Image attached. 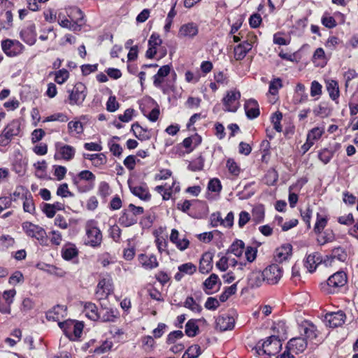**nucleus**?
<instances>
[{
	"label": "nucleus",
	"mask_w": 358,
	"mask_h": 358,
	"mask_svg": "<svg viewBox=\"0 0 358 358\" xmlns=\"http://www.w3.org/2000/svg\"><path fill=\"white\" fill-rule=\"evenodd\" d=\"M183 306L196 313H200L202 310L201 306L192 296H187L186 298Z\"/></svg>",
	"instance_id": "nucleus-33"
},
{
	"label": "nucleus",
	"mask_w": 358,
	"mask_h": 358,
	"mask_svg": "<svg viewBox=\"0 0 358 358\" xmlns=\"http://www.w3.org/2000/svg\"><path fill=\"white\" fill-rule=\"evenodd\" d=\"M99 315V320L103 322H115V320L117 318V315L115 314V311L113 309L109 308L100 310Z\"/></svg>",
	"instance_id": "nucleus-29"
},
{
	"label": "nucleus",
	"mask_w": 358,
	"mask_h": 358,
	"mask_svg": "<svg viewBox=\"0 0 358 358\" xmlns=\"http://www.w3.org/2000/svg\"><path fill=\"white\" fill-rule=\"evenodd\" d=\"M213 254L210 252H205L200 259L199 271L201 273H208L213 268Z\"/></svg>",
	"instance_id": "nucleus-17"
},
{
	"label": "nucleus",
	"mask_w": 358,
	"mask_h": 358,
	"mask_svg": "<svg viewBox=\"0 0 358 358\" xmlns=\"http://www.w3.org/2000/svg\"><path fill=\"white\" fill-rule=\"evenodd\" d=\"M6 20L0 22V31L2 29L8 30L13 27V14L11 10H8L5 13Z\"/></svg>",
	"instance_id": "nucleus-47"
},
{
	"label": "nucleus",
	"mask_w": 358,
	"mask_h": 358,
	"mask_svg": "<svg viewBox=\"0 0 358 358\" xmlns=\"http://www.w3.org/2000/svg\"><path fill=\"white\" fill-rule=\"evenodd\" d=\"M1 48L8 57H16L24 51V46L17 40L5 39L1 41Z\"/></svg>",
	"instance_id": "nucleus-6"
},
{
	"label": "nucleus",
	"mask_w": 358,
	"mask_h": 358,
	"mask_svg": "<svg viewBox=\"0 0 358 358\" xmlns=\"http://www.w3.org/2000/svg\"><path fill=\"white\" fill-rule=\"evenodd\" d=\"M85 315L93 321H97L99 318V310L97 306L92 302H85L84 304Z\"/></svg>",
	"instance_id": "nucleus-24"
},
{
	"label": "nucleus",
	"mask_w": 358,
	"mask_h": 358,
	"mask_svg": "<svg viewBox=\"0 0 358 358\" xmlns=\"http://www.w3.org/2000/svg\"><path fill=\"white\" fill-rule=\"evenodd\" d=\"M260 271H256L251 273L248 279V285L251 287H258L261 286L263 282H265L264 278H262Z\"/></svg>",
	"instance_id": "nucleus-34"
},
{
	"label": "nucleus",
	"mask_w": 358,
	"mask_h": 358,
	"mask_svg": "<svg viewBox=\"0 0 358 358\" xmlns=\"http://www.w3.org/2000/svg\"><path fill=\"white\" fill-rule=\"evenodd\" d=\"M327 224V218L325 216H321L317 214V220L314 227V231L316 234H320Z\"/></svg>",
	"instance_id": "nucleus-44"
},
{
	"label": "nucleus",
	"mask_w": 358,
	"mask_h": 358,
	"mask_svg": "<svg viewBox=\"0 0 358 358\" xmlns=\"http://www.w3.org/2000/svg\"><path fill=\"white\" fill-rule=\"evenodd\" d=\"M347 254L341 248H335L332 252V259H336L341 262H345Z\"/></svg>",
	"instance_id": "nucleus-59"
},
{
	"label": "nucleus",
	"mask_w": 358,
	"mask_h": 358,
	"mask_svg": "<svg viewBox=\"0 0 358 358\" xmlns=\"http://www.w3.org/2000/svg\"><path fill=\"white\" fill-rule=\"evenodd\" d=\"M131 131L134 136L141 141L148 140L150 138V132L140 126L138 122L132 124Z\"/></svg>",
	"instance_id": "nucleus-25"
},
{
	"label": "nucleus",
	"mask_w": 358,
	"mask_h": 358,
	"mask_svg": "<svg viewBox=\"0 0 358 358\" xmlns=\"http://www.w3.org/2000/svg\"><path fill=\"white\" fill-rule=\"evenodd\" d=\"M65 311L64 306L57 305L46 313V318L48 320L59 322L63 317Z\"/></svg>",
	"instance_id": "nucleus-21"
},
{
	"label": "nucleus",
	"mask_w": 358,
	"mask_h": 358,
	"mask_svg": "<svg viewBox=\"0 0 358 358\" xmlns=\"http://www.w3.org/2000/svg\"><path fill=\"white\" fill-rule=\"evenodd\" d=\"M234 324V318L229 315H223L216 319V329L221 331L231 330Z\"/></svg>",
	"instance_id": "nucleus-14"
},
{
	"label": "nucleus",
	"mask_w": 358,
	"mask_h": 358,
	"mask_svg": "<svg viewBox=\"0 0 358 358\" xmlns=\"http://www.w3.org/2000/svg\"><path fill=\"white\" fill-rule=\"evenodd\" d=\"M57 194L62 197L73 196V194L69 191L68 185L66 183H63L59 186L57 190Z\"/></svg>",
	"instance_id": "nucleus-64"
},
{
	"label": "nucleus",
	"mask_w": 358,
	"mask_h": 358,
	"mask_svg": "<svg viewBox=\"0 0 358 358\" xmlns=\"http://www.w3.org/2000/svg\"><path fill=\"white\" fill-rule=\"evenodd\" d=\"M170 241L176 245L178 250L181 251L187 249L189 245L188 239L185 238H183L182 239L179 238V232L176 229L171 230Z\"/></svg>",
	"instance_id": "nucleus-19"
},
{
	"label": "nucleus",
	"mask_w": 358,
	"mask_h": 358,
	"mask_svg": "<svg viewBox=\"0 0 358 358\" xmlns=\"http://www.w3.org/2000/svg\"><path fill=\"white\" fill-rule=\"evenodd\" d=\"M22 229L24 233L29 237L37 239L41 244L47 241V235L45 229L30 222H25L22 224Z\"/></svg>",
	"instance_id": "nucleus-5"
},
{
	"label": "nucleus",
	"mask_w": 358,
	"mask_h": 358,
	"mask_svg": "<svg viewBox=\"0 0 358 358\" xmlns=\"http://www.w3.org/2000/svg\"><path fill=\"white\" fill-rule=\"evenodd\" d=\"M95 180L96 176L92 172L84 170L73 178V183L80 192H85L94 187Z\"/></svg>",
	"instance_id": "nucleus-1"
},
{
	"label": "nucleus",
	"mask_w": 358,
	"mask_h": 358,
	"mask_svg": "<svg viewBox=\"0 0 358 358\" xmlns=\"http://www.w3.org/2000/svg\"><path fill=\"white\" fill-rule=\"evenodd\" d=\"M69 77V71L65 69H62L55 73V81L57 84L62 85L67 80Z\"/></svg>",
	"instance_id": "nucleus-48"
},
{
	"label": "nucleus",
	"mask_w": 358,
	"mask_h": 358,
	"mask_svg": "<svg viewBox=\"0 0 358 358\" xmlns=\"http://www.w3.org/2000/svg\"><path fill=\"white\" fill-rule=\"evenodd\" d=\"M208 189L213 192H219L222 189L221 182L219 179H211L208 185Z\"/></svg>",
	"instance_id": "nucleus-58"
},
{
	"label": "nucleus",
	"mask_w": 358,
	"mask_h": 358,
	"mask_svg": "<svg viewBox=\"0 0 358 358\" xmlns=\"http://www.w3.org/2000/svg\"><path fill=\"white\" fill-rule=\"evenodd\" d=\"M324 132V128L314 127L308 131L307 138L315 143V141L319 140Z\"/></svg>",
	"instance_id": "nucleus-39"
},
{
	"label": "nucleus",
	"mask_w": 358,
	"mask_h": 358,
	"mask_svg": "<svg viewBox=\"0 0 358 358\" xmlns=\"http://www.w3.org/2000/svg\"><path fill=\"white\" fill-rule=\"evenodd\" d=\"M282 275V268L278 264H271L267 266L262 273L261 276L264 278L265 282L269 285L278 282Z\"/></svg>",
	"instance_id": "nucleus-8"
},
{
	"label": "nucleus",
	"mask_w": 358,
	"mask_h": 358,
	"mask_svg": "<svg viewBox=\"0 0 358 358\" xmlns=\"http://www.w3.org/2000/svg\"><path fill=\"white\" fill-rule=\"evenodd\" d=\"M68 120H69V118L65 114H64L62 113H55L53 115H51L47 117L43 120V122H45L59 121L61 122H67Z\"/></svg>",
	"instance_id": "nucleus-55"
},
{
	"label": "nucleus",
	"mask_w": 358,
	"mask_h": 358,
	"mask_svg": "<svg viewBox=\"0 0 358 358\" xmlns=\"http://www.w3.org/2000/svg\"><path fill=\"white\" fill-rule=\"evenodd\" d=\"M141 262L143 266L147 268H154L158 266V262L154 255L147 257L146 255H141Z\"/></svg>",
	"instance_id": "nucleus-36"
},
{
	"label": "nucleus",
	"mask_w": 358,
	"mask_h": 358,
	"mask_svg": "<svg viewBox=\"0 0 358 358\" xmlns=\"http://www.w3.org/2000/svg\"><path fill=\"white\" fill-rule=\"evenodd\" d=\"M54 168V175L57 177L58 180H62L66 176L67 169L66 167L63 166L55 165Z\"/></svg>",
	"instance_id": "nucleus-60"
},
{
	"label": "nucleus",
	"mask_w": 358,
	"mask_h": 358,
	"mask_svg": "<svg viewBox=\"0 0 358 358\" xmlns=\"http://www.w3.org/2000/svg\"><path fill=\"white\" fill-rule=\"evenodd\" d=\"M330 97L333 100H336L339 96L338 84L335 80H331L327 83V86Z\"/></svg>",
	"instance_id": "nucleus-38"
},
{
	"label": "nucleus",
	"mask_w": 358,
	"mask_h": 358,
	"mask_svg": "<svg viewBox=\"0 0 358 358\" xmlns=\"http://www.w3.org/2000/svg\"><path fill=\"white\" fill-rule=\"evenodd\" d=\"M87 238L86 244L92 247L99 246L102 241V234L94 220H90L85 226Z\"/></svg>",
	"instance_id": "nucleus-3"
},
{
	"label": "nucleus",
	"mask_w": 358,
	"mask_h": 358,
	"mask_svg": "<svg viewBox=\"0 0 358 358\" xmlns=\"http://www.w3.org/2000/svg\"><path fill=\"white\" fill-rule=\"evenodd\" d=\"M69 324H70V326L71 328V332L73 333L74 337L75 338L80 337L82 334L83 329V324L80 322H75L73 320H67V322L65 324H63L62 325L64 326V325H66Z\"/></svg>",
	"instance_id": "nucleus-42"
},
{
	"label": "nucleus",
	"mask_w": 358,
	"mask_h": 358,
	"mask_svg": "<svg viewBox=\"0 0 358 358\" xmlns=\"http://www.w3.org/2000/svg\"><path fill=\"white\" fill-rule=\"evenodd\" d=\"M198 34L197 26L192 22L183 24L180 27L178 36L182 38H192Z\"/></svg>",
	"instance_id": "nucleus-18"
},
{
	"label": "nucleus",
	"mask_w": 358,
	"mask_h": 358,
	"mask_svg": "<svg viewBox=\"0 0 358 358\" xmlns=\"http://www.w3.org/2000/svg\"><path fill=\"white\" fill-rule=\"evenodd\" d=\"M321 262L320 255L318 253H313L307 256L304 264L308 271L312 273Z\"/></svg>",
	"instance_id": "nucleus-23"
},
{
	"label": "nucleus",
	"mask_w": 358,
	"mask_h": 358,
	"mask_svg": "<svg viewBox=\"0 0 358 358\" xmlns=\"http://www.w3.org/2000/svg\"><path fill=\"white\" fill-rule=\"evenodd\" d=\"M55 149V159H64L65 161H70L74 157L76 154V149L74 147L69 145L63 144L60 142L56 143Z\"/></svg>",
	"instance_id": "nucleus-11"
},
{
	"label": "nucleus",
	"mask_w": 358,
	"mask_h": 358,
	"mask_svg": "<svg viewBox=\"0 0 358 358\" xmlns=\"http://www.w3.org/2000/svg\"><path fill=\"white\" fill-rule=\"evenodd\" d=\"M26 193H29V191L26 189L23 186L19 185L16 187L15 191L11 194V197L9 198L12 199V201H16L20 198L23 199Z\"/></svg>",
	"instance_id": "nucleus-54"
},
{
	"label": "nucleus",
	"mask_w": 358,
	"mask_h": 358,
	"mask_svg": "<svg viewBox=\"0 0 358 358\" xmlns=\"http://www.w3.org/2000/svg\"><path fill=\"white\" fill-rule=\"evenodd\" d=\"M307 348L306 341L301 337L293 338L287 343V348L296 354L303 352Z\"/></svg>",
	"instance_id": "nucleus-16"
},
{
	"label": "nucleus",
	"mask_w": 358,
	"mask_h": 358,
	"mask_svg": "<svg viewBox=\"0 0 358 358\" xmlns=\"http://www.w3.org/2000/svg\"><path fill=\"white\" fill-rule=\"evenodd\" d=\"M282 118V115L280 112H275L271 117V121L273 124V128L278 131H282V126L280 121Z\"/></svg>",
	"instance_id": "nucleus-53"
},
{
	"label": "nucleus",
	"mask_w": 358,
	"mask_h": 358,
	"mask_svg": "<svg viewBox=\"0 0 358 358\" xmlns=\"http://www.w3.org/2000/svg\"><path fill=\"white\" fill-rule=\"evenodd\" d=\"M245 244L241 240H237L230 247V252L236 257H241L244 251Z\"/></svg>",
	"instance_id": "nucleus-41"
},
{
	"label": "nucleus",
	"mask_w": 358,
	"mask_h": 358,
	"mask_svg": "<svg viewBox=\"0 0 358 358\" xmlns=\"http://www.w3.org/2000/svg\"><path fill=\"white\" fill-rule=\"evenodd\" d=\"M334 156V151L324 148L319 153V159L324 164H328Z\"/></svg>",
	"instance_id": "nucleus-51"
},
{
	"label": "nucleus",
	"mask_w": 358,
	"mask_h": 358,
	"mask_svg": "<svg viewBox=\"0 0 358 358\" xmlns=\"http://www.w3.org/2000/svg\"><path fill=\"white\" fill-rule=\"evenodd\" d=\"M199 331V326L196 324V320L191 319L185 324V334L189 337L195 336Z\"/></svg>",
	"instance_id": "nucleus-35"
},
{
	"label": "nucleus",
	"mask_w": 358,
	"mask_h": 358,
	"mask_svg": "<svg viewBox=\"0 0 358 358\" xmlns=\"http://www.w3.org/2000/svg\"><path fill=\"white\" fill-rule=\"evenodd\" d=\"M178 270L183 274L192 275L196 271V266L193 263L188 262L178 266Z\"/></svg>",
	"instance_id": "nucleus-46"
},
{
	"label": "nucleus",
	"mask_w": 358,
	"mask_h": 358,
	"mask_svg": "<svg viewBox=\"0 0 358 358\" xmlns=\"http://www.w3.org/2000/svg\"><path fill=\"white\" fill-rule=\"evenodd\" d=\"M113 280L110 276L108 275L101 278L96 286L95 294L99 300L106 298L113 292Z\"/></svg>",
	"instance_id": "nucleus-10"
},
{
	"label": "nucleus",
	"mask_w": 358,
	"mask_h": 358,
	"mask_svg": "<svg viewBox=\"0 0 358 358\" xmlns=\"http://www.w3.org/2000/svg\"><path fill=\"white\" fill-rule=\"evenodd\" d=\"M69 103L70 105L81 106L87 96V89L82 83H77L71 90H69Z\"/></svg>",
	"instance_id": "nucleus-4"
},
{
	"label": "nucleus",
	"mask_w": 358,
	"mask_h": 358,
	"mask_svg": "<svg viewBox=\"0 0 358 358\" xmlns=\"http://www.w3.org/2000/svg\"><path fill=\"white\" fill-rule=\"evenodd\" d=\"M218 276L213 273L203 282L204 290L207 294H211L210 290L213 289L218 282Z\"/></svg>",
	"instance_id": "nucleus-32"
},
{
	"label": "nucleus",
	"mask_w": 358,
	"mask_h": 358,
	"mask_svg": "<svg viewBox=\"0 0 358 358\" xmlns=\"http://www.w3.org/2000/svg\"><path fill=\"white\" fill-rule=\"evenodd\" d=\"M245 110L247 117L249 119H254L259 116V105L256 100L249 99L245 103Z\"/></svg>",
	"instance_id": "nucleus-20"
},
{
	"label": "nucleus",
	"mask_w": 358,
	"mask_h": 358,
	"mask_svg": "<svg viewBox=\"0 0 358 358\" xmlns=\"http://www.w3.org/2000/svg\"><path fill=\"white\" fill-rule=\"evenodd\" d=\"M282 344L278 337L276 336H271L262 344V354L272 356L279 352Z\"/></svg>",
	"instance_id": "nucleus-12"
},
{
	"label": "nucleus",
	"mask_w": 358,
	"mask_h": 358,
	"mask_svg": "<svg viewBox=\"0 0 358 358\" xmlns=\"http://www.w3.org/2000/svg\"><path fill=\"white\" fill-rule=\"evenodd\" d=\"M282 87V80L279 78L273 79L269 84L268 92L273 95H275L278 92V90Z\"/></svg>",
	"instance_id": "nucleus-49"
},
{
	"label": "nucleus",
	"mask_w": 358,
	"mask_h": 358,
	"mask_svg": "<svg viewBox=\"0 0 358 358\" xmlns=\"http://www.w3.org/2000/svg\"><path fill=\"white\" fill-rule=\"evenodd\" d=\"M131 192L136 196H138L139 199L148 201L150 199L151 195L149 193V191L148 189V187L145 185H141V186H135L131 187L130 186Z\"/></svg>",
	"instance_id": "nucleus-26"
},
{
	"label": "nucleus",
	"mask_w": 358,
	"mask_h": 358,
	"mask_svg": "<svg viewBox=\"0 0 358 358\" xmlns=\"http://www.w3.org/2000/svg\"><path fill=\"white\" fill-rule=\"evenodd\" d=\"M236 284H233L232 285L227 287L225 290L220 296V301L221 302H225L229 298L230 296L236 293Z\"/></svg>",
	"instance_id": "nucleus-50"
},
{
	"label": "nucleus",
	"mask_w": 358,
	"mask_h": 358,
	"mask_svg": "<svg viewBox=\"0 0 358 358\" xmlns=\"http://www.w3.org/2000/svg\"><path fill=\"white\" fill-rule=\"evenodd\" d=\"M241 93L237 90H230L227 92L223 98L222 102L224 106V110L228 112H236L239 107V99Z\"/></svg>",
	"instance_id": "nucleus-9"
},
{
	"label": "nucleus",
	"mask_w": 358,
	"mask_h": 358,
	"mask_svg": "<svg viewBox=\"0 0 358 358\" xmlns=\"http://www.w3.org/2000/svg\"><path fill=\"white\" fill-rule=\"evenodd\" d=\"M15 244V239L10 235H2L0 237V249L6 250Z\"/></svg>",
	"instance_id": "nucleus-43"
},
{
	"label": "nucleus",
	"mask_w": 358,
	"mask_h": 358,
	"mask_svg": "<svg viewBox=\"0 0 358 358\" xmlns=\"http://www.w3.org/2000/svg\"><path fill=\"white\" fill-rule=\"evenodd\" d=\"M138 221V217H134L129 208L124 210L119 218V222L124 227H128Z\"/></svg>",
	"instance_id": "nucleus-22"
},
{
	"label": "nucleus",
	"mask_w": 358,
	"mask_h": 358,
	"mask_svg": "<svg viewBox=\"0 0 358 358\" xmlns=\"http://www.w3.org/2000/svg\"><path fill=\"white\" fill-rule=\"evenodd\" d=\"M77 255L78 250L73 245H67L62 250V257L66 260H71Z\"/></svg>",
	"instance_id": "nucleus-37"
},
{
	"label": "nucleus",
	"mask_w": 358,
	"mask_h": 358,
	"mask_svg": "<svg viewBox=\"0 0 358 358\" xmlns=\"http://www.w3.org/2000/svg\"><path fill=\"white\" fill-rule=\"evenodd\" d=\"M345 314L341 310L328 313L325 315L326 322L332 328L341 326L345 322Z\"/></svg>",
	"instance_id": "nucleus-13"
},
{
	"label": "nucleus",
	"mask_w": 358,
	"mask_h": 358,
	"mask_svg": "<svg viewBox=\"0 0 358 358\" xmlns=\"http://www.w3.org/2000/svg\"><path fill=\"white\" fill-rule=\"evenodd\" d=\"M69 133L80 134L83 132V124L80 121H71L68 123Z\"/></svg>",
	"instance_id": "nucleus-45"
},
{
	"label": "nucleus",
	"mask_w": 358,
	"mask_h": 358,
	"mask_svg": "<svg viewBox=\"0 0 358 358\" xmlns=\"http://www.w3.org/2000/svg\"><path fill=\"white\" fill-rule=\"evenodd\" d=\"M321 22L324 27L329 29H332L336 26V22L331 16L323 15Z\"/></svg>",
	"instance_id": "nucleus-61"
},
{
	"label": "nucleus",
	"mask_w": 358,
	"mask_h": 358,
	"mask_svg": "<svg viewBox=\"0 0 358 358\" xmlns=\"http://www.w3.org/2000/svg\"><path fill=\"white\" fill-rule=\"evenodd\" d=\"M119 108V103L114 96H110L106 103V109L109 112H115Z\"/></svg>",
	"instance_id": "nucleus-62"
},
{
	"label": "nucleus",
	"mask_w": 358,
	"mask_h": 358,
	"mask_svg": "<svg viewBox=\"0 0 358 358\" xmlns=\"http://www.w3.org/2000/svg\"><path fill=\"white\" fill-rule=\"evenodd\" d=\"M66 14L72 22H80L84 17L83 13L78 7H69L66 8Z\"/></svg>",
	"instance_id": "nucleus-28"
},
{
	"label": "nucleus",
	"mask_w": 358,
	"mask_h": 358,
	"mask_svg": "<svg viewBox=\"0 0 358 358\" xmlns=\"http://www.w3.org/2000/svg\"><path fill=\"white\" fill-rule=\"evenodd\" d=\"M252 216L255 222H262L264 217V209L263 206H258L254 208Z\"/></svg>",
	"instance_id": "nucleus-56"
},
{
	"label": "nucleus",
	"mask_w": 358,
	"mask_h": 358,
	"mask_svg": "<svg viewBox=\"0 0 358 358\" xmlns=\"http://www.w3.org/2000/svg\"><path fill=\"white\" fill-rule=\"evenodd\" d=\"M16 294V291L14 289L5 291L3 294V296L1 300H3L5 301L6 303L8 304L9 306L11 305V303L13 301L14 296Z\"/></svg>",
	"instance_id": "nucleus-57"
},
{
	"label": "nucleus",
	"mask_w": 358,
	"mask_h": 358,
	"mask_svg": "<svg viewBox=\"0 0 358 358\" xmlns=\"http://www.w3.org/2000/svg\"><path fill=\"white\" fill-rule=\"evenodd\" d=\"M20 38L28 45H34L36 39V26L31 24L20 31Z\"/></svg>",
	"instance_id": "nucleus-15"
},
{
	"label": "nucleus",
	"mask_w": 358,
	"mask_h": 358,
	"mask_svg": "<svg viewBox=\"0 0 358 358\" xmlns=\"http://www.w3.org/2000/svg\"><path fill=\"white\" fill-rule=\"evenodd\" d=\"M292 246L290 244H286L278 248L276 251L277 260L282 262L286 260L292 255Z\"/></svg>",
	"instance_id": "nucleus-27"
},
{
	"label": "nucleus",
	"mask_w": 358,
	"mask_h": 358,
	"mask_svg": "<svg viewBox=\"0 0 358 358\" xmlns=\"http://www.w3.org/2000/svg\"><path fill=\"white\" fill-rule=\"evenodd\" d=\"M303 333L307 339L313 340L317 337L316 327L313 324H308L304 327Z\"/></svg>",
	"instance_id": "nucleus-52"
},
{
	"label": "nucleus",
	"mask_w": 358,
	"mask_h": 358,
	"mask_svg": "<svg viewBox=\"0 0 358 358\" xmlns=\"http://www.w3.org/2000/svg\"><path fill=\"white\" fill-rule=\"evenodd\" d=\"M348 282L347 275L344 271H337L329 277L327 283L322 285V289L327 293H334L336 289L343 287Z\"/></svg>",
	"instance_id": "nucleus-2"
},
{
	"label": "nucleus",
	"mask_w": 358,
	"mask_h": 358,
	"mask_svg": "<svg viewBox=\"0 0 358 358\" xmlns=\"http://www.w3.org/2000/svg\"><path fill=\"white\" fill-rule=\"evenodd\" d=\"M171 65H164L159 68L157 73L153 76V85L155 87L160 86V80L158 79L159 77H166L171 71Z\"/></svg>",
	"instance_id": "nucleus-31"
},
{
	"label": "nucleus",
	"mask_w": 358,
	"mask_h": 358,
	"mask_svg": "<svg viewBox=\"0 0 358 358\" xmlns=\"http://www.w3.org/2000/svg\"><path fill=\"white\" fill-rule=\"evenodd\" d=\"M23 199L24 211L30 214H34L36 208L31 194L30 192L26 193Z\"/></svg>",
	"instance_id": "nucleus-30"
},
{
	"label": "nucleus",
	"mask_w": 358,
	"mask_h": 358,
	"mask_svg": "<svg viewBox=\"0 0 358 358\" xmlns=\"http://www.w3.org/2000/svg\"><path fill=\"white\" fill-rule=\"evenodd\" d=\"M20 129V124L18 120H14L10 122L0 135V145H8L13 136L19 134Z\"/></svg>",
	"instance_id": "nucleus-7"
},
{
	"label": "nucleus",
	"mask_w": 358,
	"mask_h": 358,
	"mask_svg": "<svg viewBox=\"0 0 358 358\" xmlns=\"http://www.w3.org/2000/svg\"><path fill=\"white\" fill-rule=\"evenodd\" d=\"M200 355V346L199 345H193L188 348L182 358H197Z\"/></svg>",
	"instance_id": "nucleus-40"
},
{
	"label": "nucleus",
	"mask_w": 358,
	"mask_h": 358,
	"mask_svg": "<svg viewBox=\"0 0 358 358\" xmlns=\"http://www.w3.org/2000/svg\"><path fill=\"white\" fill-rule=\"evenodd\" d=\"M219 306V301L214 297H208L205 303V308L208 310H215Z\"/></svg>",
	"instance_id": "nucleus-63"
}]
</instances>
